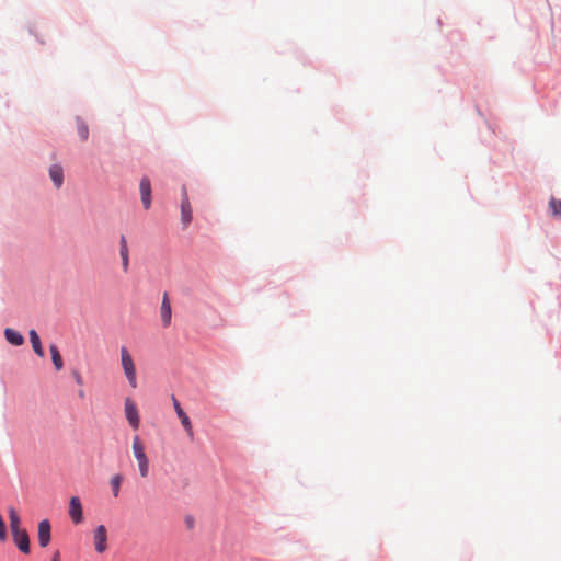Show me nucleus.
Wrapping results in <instances>:
<instances>
[{"label":"nucleus","mask_w":561,"mask_h":561,"mask_svg":"<svg viewBox=\"0 0 561 561\" xmlns=\"http://www.w3.org/2000/svg\"><path fill=\"white\" fill-rule=\"evenodd\" d=\"M5 539H7L5 523H4L2 515L0 514V541H4Z\"/></svg>","instance_id":"nucleus-21"},{"label":"nucleus","mask_w":561,"mask_h":561,"mask_svg":"<svg viewBox=\"0 0 561 561\" xmlns=\"http://www.w3.org/2000/svg\"><path fill=\"white\" fill-rule=\"evenodd\" d=\"M125 414H126V419H127L128 423L135 430H137L139 427V423H140L138 410H137V407L135 405V403L129 398H127L125 400Z\"/></svg>","instance_id":"nucleus-7"},{"label":"nucleus","mask_w":561,"mask_h":561,"mask_svg":"<svg viewBox=\"0 0 561 561\" xmlns=\"http://www.w3.org/2000/svg\"><path fill=\"white\" fill-rule=\"evenodd\" d=\"M49 351H50V354H51V360H53V364L55 366V369L57 371L61 370L64 368V360H62V357L58 351V347L55 345V344H51L49 346Z\"/></svg>","instance_id":"nucleus-17"},{"label":"nucleus","mask_w":561,"mask_h":561,"mask_svg":"<svg viewBox=\"0 0 561 561\" xmlns=\"http://www.w3.org/2000/svg\"><path fill=\"white\" fill-rule=\"evenodd\" d=\"M8 512L11 534L24 530L25 528L21 527V517L16 510L14 507H9Z\"/></svg>","instance_id":"nucleus-14"},{"label":"nucleus","mask_w":561,"mask_h":561,"mask_svg":"<svg viewBox=\"0 0 561 561\" xmlns=\"http://www.w3.org/2000/svg\"><path fill=\"white\" fill-rule=\"evenodd\" d=\"M30 341L35 354L39 357H44V350L41 343V339L35 330L30 331Z\"/></svg>","instance_id":"nucleus-16"},{"label":"nucleus","mask_w":561,"mask_h":561,"mask_svg":"<svg viewBox=\"0 0 561 561\" xmlns=\"http://www.w3.org/2000/svg\"><path fill=\"white\" fill-rule=\"evenodd\" d=\"M121 365L126 379L131 388H137V371L133 356L126 346H122L119 350Z\"/></svg>","instance_id":"nucleus-1"},{"label":"nucleus","mask_w":561,"mask_h":561,"mask_svg":"<svg viewBox=\"0 0 561 561\" xmlns=\"http://www.w3.org/2000/svg\"><path fill=\"white\" fill-rule=\"evenodd\" d=\"M4 336L10 344L15 346H20L24 343L23 335L11 328H7L4 330Z\"/></svg>","instance_id":"nucleus-15"},{"label":"nucleus","mask_w":561,"mask_h":561,"mask_svg":"<svg viewBox=\"0 0 561 561\" xmlns=\"http://www.w3.org/2000/svg\"><path fill=\"white\" fill-rule=\"evenodd\" d=\"M171 400H172L175 413H176L178 417L180 419L181 424H182L184 431L186 432L187 437L191 440H193L194 439V430H193V425H192L190 417L184 412V410L181 408L179 400L174 396L171 397Z\"/></svg>","instance_id":"nucleus-3"},{"label":"nucleus","mask_w":561,"mask_h":561,"mask_svg":"<svg viewBox=\"0 0 561 561\" xmlns=\"http://www.w3.org/2000/svg\"><path fill=\"white\" fill-rule=\"evenodd\" d=\"M12 538L15 546L21 552L25 554L30 553V537L26 529L13 533Z\"/></svg>","instance_id":"nucleus-9"},{"label":"nucleus","mask_w":561,"mask_h":561,"mask_svg":"<svg viewBox=\"0 0 561 561\" xmlns=\"http://www.w3.org/2000/svg\"><path fill=\"white\" fill-rule=\"evenodd\" d=\"M139 191L141 195V203L146 209H149L151 206V184L150 180L147 176H144L140 180Z\"/></svg>","instance_id":"nucleus-10"},{"label":"nucleus","mask_w":561,"mask_h":561,"mask_svg":"<svg viewBox=\"0 0 561 561\" xmlns=\"http://www.w3.org/2000/svg\"><path fill=\"white\" fill-rule=\"evenodd\" d=\"M550 210L552 215L557 217H561V201L551 198L549 203Z\"/></svg>","instance_id":"nucleus-20"},{"label":"nucleus","mask_w":561,"mask_h":561,"mask_svg":"<svg viewBox=\"0 0 561 561\" xmlns=\"http://www.w3.org/2000/svg\"><path fill=\"white\" fill-rule=\"evenodd\" d=\"M77 130L81 140L85 141L89 137V127L83 121L79 118L77 119Z\"/></svg>","instance_id":"nucleus-19"},{"label":"nucleus","mask_w":561,"mask_h":561,"mask_svg":"<svg viewBox=\"0 0 561 561\" xmlns=\"http://www.w3.org/2000/svg\"><path fill=\"white\" fill-rule=\"evenodd\" d=\"M160 316H161V321H162L163 327L164 328L169 327L171 323V318H172V309H171V304H170L167 293H164L163 298H162Z\"/></svg>","instance_id":"nucleus-12"},{"label":"nucleus","mask_w":561,"mask_h":561,"mask_svg":"<svg viewBox=\"0 0 561 561\" xmlns=\"http://www.w3.org/2000/svg\"><path fill=\"white\" fill-rule=\"evenodd\" d=\"M133 454L137 460L138 469L141 478L149 474V459L146 455V447L138 435L133 438Z\"/></svg>","instance_id":"nucleus-2"},{"label":"nucleus","mask_w":561,"mask_h":561,"mask_svg":"<svg viewBox=\"0 0 561 561\" xmlns=\"http://www.w3.org/2000/svg\"><path fill=\"white\" fill-rule=\"evenodd\" d=\"M181 221L184 227H187L192 221V207L185 186L182 187Z\"/></svg>","instance_id":"nucleus-6"},{"label":"nucleus","mask_w":561,"mask_h":561,"mask_svg":"<svg viewBox=\"0 0 561 561\" xmlns=\"http://www.w3.org/2000/svg\"><path fill=\"white\" fill-rule=\"evenodd\" d=\"M38 543L41 547L45 548L50 542V523L48 519H43L38 524V533H37Z\"/></svg>","instance_id":"nucleus-8"},{"label":"nucleus","mask_w":561,"mask_h":561,"mask_svg":"<svg viewBox=\"0 0 561 561\" xmlns=\"http://www.w3.org/2000/svg\"><path fill=\"white\" fill-rule=\"evenodd\" d=\"M68 514L75 525H79L83 522L82 504L78 496L70 497Z\"/></svg>","instance_id":"nucleus-5"},{"label":"nucleus","mask_w":561,"mask_h":561,"mask_svg":"<svg viewBox=\"0 0 561 561\" xmlns=\"http://www.w3.org/2000/svg\"><path fill=\"white\" fill-rule=\"evenodd\" d=\"M76 381L77 383L81 385L82 383V378L79 374H76Z\"/></svg>","instance_id":"nucleus-23"},{"label":"nucleus","mask_w":561,"mask_h":561,"mask_svg":"<svg viewBox=\"0 0 561 561\" xmlns=\"http://www.w3.org/2000/svg\"><path fill=\"white\" fill-rule=\"evenodd\" d=\"M49 178L56 188H60L64 184V169L60 164H53L49 168Z\"/></svg>","instance_id":"nucleus-13"},{"label":"nucleus","mask_w":561,"mask_h":561,"mask_svg":"<svg viewBox=\"0 0 561 561\" xmlns=\"http://www.w3.org/2000/svg\"><path fill=\"white\" fill-rule=\"evenodd\" d=\"M122 481H123V477L121 474H115L111 478L110 483H111V488L113 491V495L115 497H117L119 494Z\"/></svg>","instance_id":"nucleus-18"},{"label":"nucleus","mask_w":561,"mask_h":561,"mask_svg":"<svg viewBox=\"0 0 561 561\" xmlns=\"http://www.w3.org/2000/svg\"><path fill=\"white\" fill-rule=\"evenodd\" d=\"M119 256L122 260V270L127 273L129 270V248L125 236L119 238Z\"/></svg>","instance_id":"nucleus-11"},{"label":"nucleus","mask_w":561,"mask_h":561,"mask_svg":"<svg viewBox=\"0 0 561 561\" xmlns=\"http://www.w3.org/2000/svg\"><path fill=\"white\" fill-rule=\"evenodd\" d=\"M93 546L98 553H104L107 550V529L104 525H99L93 530Z\"/></svg>","instance_id":"nucleus-4"},{"label":"nucleus","mask_w":561,"mask_h":561,"mask_svg":"<svg viewBox=\"0 0 561 561\" xmlns=\"http://www.w3.org/2000/svg\"><path fill=\"white\" fill-rule=\"evenodd\" d=\"M50 561H60V553L59 551H55L53 558Z\"/></svg>","instance_id":"nucleus-22"}]
</instances>
